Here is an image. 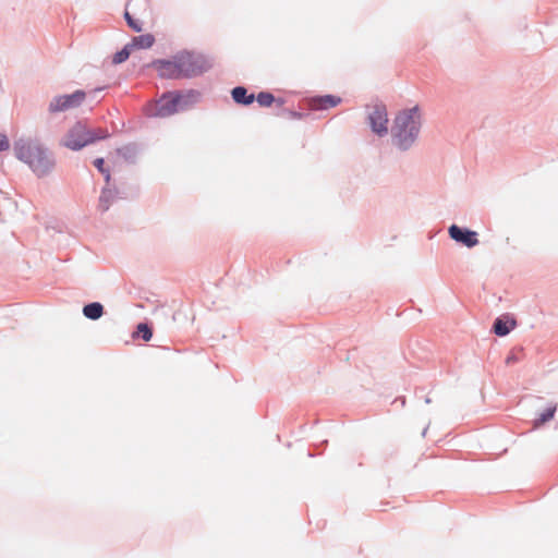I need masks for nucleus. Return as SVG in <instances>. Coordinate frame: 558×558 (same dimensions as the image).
<instances>
[{"label": "nucleus", "mask_w": 558, "mask_h": 558, "mask_svg": "<svg viewBox=\"0 0 558 558\" xmlns=\"http://www.w3.org/2000/svg\"><path fill=\"white\" fill-rule=\"evenodd\" d=\"M181 77L201 75L213 66V61L204 54L182 51L178 53Z\"/></svg>", "instance_id": "obj_4"}, {"label": "nucleus", "mask_w": 558, "mask_h": 558, "mask_svg": "<svg viewBox=\"0 0 558 558\" xmlns=\"http://www.w3.org/2000/svg\"><path fill=\"white\" fill-rule=\"evenodd\" d=\"M86 99V93L75 90L70 95L56 96L49 104V111L52 113L68 111L80 107Z\"/></svg>", "instance_id": "obj_6"}, {"label": "nucleus", "mask_w": 558, "mask_h": 558, "mask_svg": "<svg viewBox=\"0 0 558 558\" xmlns=\"http://www.w3.org/2000/svg\"><path fill=\"white\" fill-rule=\"evenodd\" d=\"M104 165H105V160H104V158H97V159H95V161H94V166H95V167H96V168H97V169H98L102 174H105L106 180H107V181H109V179H110V174H109V171H108V170H106V169L104 168Z\"/></svg>", "instance_id": "obj_20"}, {"label": "nucleus", "mask_w": 558, "mask_h": 558, "mask_svg": "<svg viewBox=\"0 0 558 558\" xmlns=\"http://www.w3.org/2000/svg\"><path fill=\"white\" fill-rule=\"evenodd\" d=\"M232 98L236 104L250 105L254 101L255 96L253 94L247 95L246 88L242 86L234 87L232 89Z\"/></svg>", "instance_id": "obj_12"}, {"label": "nucleus", "mask_w": 558, "mask_h": 558, "mask_svg": "<svg viewBox=\"0 0 558 558\" xmlns=\"http://www.w3.org/2000/svg\"><path fill=\"white\" fill-rule=\"evenodd\" d=\"M137 333L141 335V337L145 340V341H149L153 337V331L151 329L148 327L147 324H140L137 326Z\"/></svg>", "instance_id": "obj_19"}, {"label": "nucleus", "mask_w": 558, "mask_h": 558, "mask_svg": "<svg viewBox=\"0 0 558 558\" xmlns=\"http://www.w3.org/2000/svg\"><path fill=\"white\" fill-rule=\"evenodd\" d=\"M16 157L28 165L39 177L47 174L54 162L47 150L37 142L21 140L15 144Z\"/></svg>", "instance_id": "obj_2"}, {"label": "nucleus", "mask_w": 558, "mask_h": 558, "mask_svg": "<svg viewBox=\"0 0 558 558\" xmlns=\"http://www.w3.org/2000/svg\"><path fill=\"white\" fill-rule=\"evenodd\" d=\"M9 148V141L5 135L0 133V150Z\"/></svg>", "instance_id": "obj_21"}, {"label": "nucleus", "mask_w": 558, "mask_h": 558, "mask_svg": "<svg viewBox=\"0 0 558 558\" xmlns=\"http://www.w3.org/2000/svg\"><path fill=\"white\" fill-rule=\"evenodd\" d=\"M138 1L142 2L144 4V7H148L149 5L147 0H138Z\"/></svg>", "instance_id": "obj_22"}, {"label": "nucleus", "mask_w": 558, "mask_h": 558, "mask_svg": "<svg viewBox=\"0 0 558 558\" xmlns=\"http://www.w3.org/2000/svg\"><path fill=\"white\" fill-rule=\"evenodd\" d=\"M131 51H132V48L128 44L122 50L118 51L113 56V59H112L113 63L119 64V63L124 62L130 57Z\"/></svg>", "instance_id": "obj_17"}, {"label": "nucleus", "mask_w": 558, "mask_h": 558, "mask_svg": "<svg viewBox=\"0 0 558 558\" xmlns=\"http://www.w3.org/2000/svg\"><path fill=\"white\" fill-rule=\"evenodd\" d=\"M421 129V112L418 107L401 111L395 119L392 136L396 145L408 149L416 140Z\"/></svg>", "instance_id": "obj_1"}, {"label": "nucleus", "mask_w": 558, "mask_h": 558, "mask_svg": "<svg viewBox=\"0 0 558 558\" xmlns=\"http://www.w3.org/2000/svg\"><path fill=\"white\" fill-rule=\"evenodd\" d=\"M256 100L259 104V106L269 107L274 104L275 97L270 93L262 92L257 95Z\"/></svg>", "instance_id": "obj_16"}, {"label": "nucleus", "mask_w": 558, "mask_h": 558, "mask_svg": "<svg viewBox=\"0 0 558 558\" xmlns=\"http://www.w3.org/2000/svg\"><path fill=\"white\" fill-rule=\"evenodd\" d=\"M153 66L156 69L160 77L163 78H182L178 62V54L171 60H158L155 61Z\"/></svg>", "instance_id": "obj_8"}, {"label": "nucleus", "mask_w": 558, "mask_h": 558, "mask_svg": "<svg viewBox=\"0 0 558 558\" xmlns=\"http://www.w3.org/2000/svg\"><path fill=\"white\" fill-rule=\"evenodd\" d=\"M124 19H125L128 25L134 32H137V33L142 32V29H143L142 24H140L136 20H134L128 10L124 12Z\"/></svg>", "instance_id": "obj_18"}, {"label": "nucleus", "mask_w": 558, "mask_h": 558, "mask_svg": "<svg viewBox=\"0 0 558 558\" xmlns=\"http://www.w3.org/2000/svg\"><path fill=\"white\" fill-rule=\"evenodd\" d=\"M341 102V99L333 95H326L312 99V108L316 110H326L333 108Z\"/></svg>", "instance_id": "obj_10"}, {"label": "nucleus", "mask_w": 558, "mask_h": 558, "mask_svg": "<svg viewBox=\"0 0 558 558\" xmlns=\"http://www.w3.org/2000/svg\"><path fill=\"white\" fill-rule=\"evenodd\" d=\"M368 120L372 126V130L378 135H385L388 132L387 123V109L383 105H376L373 107L369 112Z\"/></svg>", "instance_id": "obj_7"}, {"label": "nucleus", "mask_w": 558, "mask_h": 558, "mask_svg": "<svg viewBox=\"0 0 558 558\" xmlns=\"http://www.w3.org/2000/svg\"><path fill=\"white\" fill-rule=\"evenodd\" d=\"M109 136L107 130H90L82 123L74 124L65 134L62 144L69 149L80 150L83 147Z\"/></svg>", "instance_id": "obj_3"}, {"label": "nucleus", "mask_w": 558, "mask_h": 558, "mask_svg": "<svg viewBox=\"0 0 558 558\" xmlns=\"http://www.w3.org/2000/svg\"><path fill=\"white\" fill-rule=\"evenodd\" d=\"M155 43V37L151 34H144L133 37L129 44L132 50L134 49H148Z\"/></svg>", "instance_id": "obj_11"}, {"label": "nucleus", "mask_w": 558, "mask_h": 558, "mask_svg": "<svg viewBox=\"0 0 558 558\" xmlns=\"http://www.w3.org/2000/svg\"><path fill=\"white\" fill-rule=\"evenodd\" d=\"M184 98L177 94H166L149 109V114L156 117H169L183 109Z\"/></svg>", "instance_id": "obj_5"}, {"label": "nucleus", "mask_w": 558, "mask_h": 558, "mask_svg": "<svg viewBox=\"0 0 558 558\" xmlns=\"http://www.w3.org/2000/svg\"><path fill=\"white\" fill-rule=\"evenodd\" d=\"M556 410H557V405L554 404V405H550L549 408H547L544 412H542L539 414V416L534 420L533 428H538L542 425H544L545 423H547L548 421H550L554 417Z\"/></svg>", "instance_id": "obj_15"}, {"label": "nucleus", "mask_w": 558, "mask_h": 558, "mask_svg": "<svg viewBox=\"0 0 558 558\" xmlns=\"http://www.w3.org/2000/svg\"><path fill=\"white\" fill-rule=\"evenodd\" d=\"M448 231L452 240L465 245L466 247H474L478 244L477 233L475 231L461 229L456 225H452Z\"/></svg>", "instance_id": "obj_9"}, {"label": "nucleus", "mask_w": 558, "mask_h": 558, "mask_svg": "<svg viewBox=\"0 0 558 558\" xmlns=\"http://www.w3.org/2000/svg\"><path fill=\"white\" fill-rule=\"evenodd\" d=\"M102 313H104V307L98 302L87 304L83 308V314L87 318L93 319V320L100 318Z\"/></svg>", "instance_id": "obj_13"}, {"label": "nucleus", "mask_w": 558, "mask_h": 558, "mask_svg": "<svg viewBox=\"0 0 558 558\" xmlns=\"http://www.w3.org/2000/svg\"><path fill=\"white\" fill-rule=\"evenodd\" d=\"M515 326L514 320H504L502 318H497L494 323V331L498 336H506L510 332V330Z\"/></svg>", "instance_id": "obj_14"}]
</instances>
